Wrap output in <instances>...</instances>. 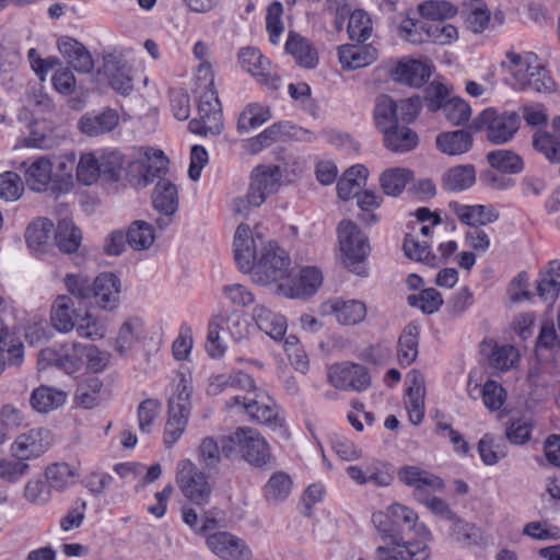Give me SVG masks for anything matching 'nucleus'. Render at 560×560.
<instances>
[{
  "instance_id": "f257e3e1",
  "label": "nucleus",
  "mask_w": 560,
  "mask_h": 560,
  "mask_svg": "<svg viewBox=\"0 0 560 560\" xmlns=\"http://www.w3.org/2000/svg\"><path fill=\"white\" fill-rule=\"evenodd\" d=\"M262 245V238H255L247 224H240L234 235V258L243 272H253L254 281L259 284L283 279L291 264L288 253L277 243L268 242L257 256V247Z\"/></svg>"
},
{
  "instance_id": "f03ea898",
  "label": "nucleus",
  "mask_w": 560,
  "mask_h": 560,
  "mask_svg": "<svg viewBox=\"0 0 560 560\" xmlns=\"http://www.w3.org/2000/svg\"><path fill=\"white\" fill-rule=\"evenodd\" d=\"M108 363V355L94 345L71 342L58 348H46L39 352L38 366L45 370L56 366L66 374L73 375L88 370L101 372Z\"/></svg>"
},
{
  "instance_id": "7ed1b4c3",
  "label": "nucleus",
  "mask_w": 560,
  "mask_h": 560,
  "mask_svg": "<svg viewBox=\"0 0 560 560\" xmlns=\"http://www.w3.org/2000/svg\"><path fill=\"white\" fill-rule=\"evenodd\" d=\"M172 386L174 392L168 399V418L164 428V444L167 447L180 439L189 420L192 394L190 373L179 371L174 377Z\"/></svg>"
},
{
  "instance_id": "20e7f679",
  "label": "nucleus",
  "mask_w": 560,
  "mask_h": 560,
  "mask_svg": "<svg viewBox=\"0 0 560 560\" xmlns=\"http://www.w3.org/2000/svg\"><path fill=\"white\" fill-rule=\"evenodd\" d=\"M124 166L119 151H92L81 154L77 164V178L84 185H92L100 178L118 180Z\"/></svg>"
},
{
  "instance_id": "39448f33",
  "label": "nucleus",
  "mask_w": 560,
  "mask_h": 560,
  "mask_svg": "<svg viewBox=\"0 0 560 560\" xmlns=\"http://www.w3.org/2000/svg\"><path fill=\"white\" fill-rule=\"evenodd\" d=\"M254 329L246 315L238 311L226 316L217 315L209 323L206 350L211 358H221L226 346L220 339V330L226 331L235 342H241L248 339Z\"/></svg>"
},
{
  "instance_id": "423d86ee",
  "label": "nucleus",
  "mask_w": 560,
  "mask_h": 560,
  "mask_svg": "<svg viewBox=\"0 0 560 560\" xmlns=\"http://www.w3.org/2000/svg\"><path fill=\"white\" fill-rule=\"evenodd\" d=\"M389 515L395 521L396 525L400 529L407 527L412 530L417 536V539H406L405 560H429L430 548L428 542L431 540V533L423 523L418 522L417 513L400 503H393L388 506Z\"/></svg>"
},
{
  "instance_id": "0eeeda50",
  "label": "nucleus",
  "mask_w": 560,
  "mask_h": 560,
  "mask_svg": "<svg viewBox=\"0 0 560 560\" xmlns=\"http://www.w3.org/2000/svg\"><path fill=\"white\" fill-rule=\"evenodd\" d=\"M222 452L228 457L232 452H237L245 462L256 467H262L270 460L267 441L252 428H238L226 440H223Z\"/></svg>"
},
{
  "instance_id": "6e6552de",
  "label": "nucleus",
  "mask_w": 560,
  "mask_h": 560,
  "mask_svg": "<svg viewBox=\"0 0 560 560\" xmlns=\"http://www.w3.org/2000/svg\"><path fill=\"white\" fill-rule=\"evenodd\" d=\"M282 173L279 166L258 165L252 172L248 192L234 200V210L238 213L261 206L280 187Z\"/></svg>"
},
{
  "instance_id": "1a4fd4ad",
  "label": "nucleus",
  "mask_w": 560,
  "mask_h": 560,
  "mask_svg": "<svg viewBox=\"0 0 560 560\" xmlns=\"http://www.w3.org/2000/svg\"><path fill=\"white\" fill-rule=\"evenodd\" d=\"M337 231L345 264L358 276H365V268L361 264L366 259L371 250L368 236L355 223L347 220L339 223Z\"/></svg>"
},
{
  "instance_id": "9d476101",
  "label": "nucleus",
  "mask_w": 560,
  "mask_h": 560,
  "mask_svg": "<svg viewBox=\"0 0 560 560\" xmlns=\"http://www.w3.org/2000/svg\"><path fill=\"white\" fill-rule=\"evenodd\" d=\"M198 94V116L189 121V130L200 136L221 133L223 115L217 92L214 89H207Z\"/></svg>"
},
{
  "instance_id": "9b49d317",
  "label": "nucleus",
  "mask_w": 560,
  "mask_h": 560,
  "mask_svg": "<svg viewBox=\"0 0 560 560\" xmlns=\"http://www.w3.org/2000/svg\"><path fill=\"white\" fill-rule=\"evenodd\" d=\"M372 522L382 538L386 541L384 546H378L374 551L375 560H405V544L400 529L389 515V509L385 512H375L372 515Z\"/></svg>"
},
{
  "instance_id": "f8f14e48",
  "label": "nucleus",
  "mask_w": 560,
  "mask_h": 560,
  "mask_svg": "<svg viewBox=\"0 0 560 560\" xmlns=\"http://www.w3.org/2000/svg\"><path fill=\"white\" fill-rule=\"evenodd\" d=\"M176 482L189 501L198 505L209 502L212 487L209 477L200 471L189 459H183L177 465Z\"/></svg>"
},
{
  "instance_id": "ddd939ff",
  "label": "nucleus",
  "mask_w": 560,
  "mask_h": 560,
  "mask_svg": "<svg viewBox=\"0 0 560 560\" xmlns=\"http://www.w3.org/2000/svg\"><path fill=\"white\" fill-rule=\"evenodd\" d=\"M479 121L487 128L488 139L497 144L512 139L520 128V116L515 112L499 113L487 108L480 114Z\"/></svg>"
},
{
  "instance_id": "4468645a",
  "label": "nucleus",
  "mask_w": 560,
  "mask_h": 560,
  "mask_svg": "<svg viewBox=\"0 0 560 560\" xmlns=\"http://www.w3.org/2000/svg\"><path fill=\"white\" fill-rule=\"evenodd\" d=\"M329 383L339 389L365 390L370 384L368 370L360 364H336L329 369Z\"/></svg>"
},
{
  "instance_id": "2eb2a0df",
  "label": "nucleus",
  "mask_w": 560,
  "mask_h": 560,
  "mask_svg": "<svg viewBox=\"0 0 560 560\" xmlns=\"http://www.w3.org/2000/svg\"><path fill=\"white\" fill-rule=\"evenodd\" d=\"M208 548L223 560H250L252 550L246 542L228 532H218L207 537Z\"/></svg>"
},
{
  "instance_id": "dca6fc26",
  "label": "nucleus",
  "mask_w": 560,
  "mask_h": 560,
  "mask_svg": "<svg viewBox=\"0 0 560 560\" xmlns=\"http://www.w3.org/2000/svg\"><path fill=\"white\" fill-rule=\"evenodd\" d=\"M322 313L334 315L340 325L353 326L364 320L366 316V305L361 300L334 298L320 306Z\"/></svg>"
},
{
  "instance_id": "f3484780",
  "label": "nucleus",
  "mask_w": 560,
  "mask_h": 560,
  "mask_svg": "<svg viewBox=\"0 0 560 560\" xmlns=\"http://www.w3.org/2000/svg\"><path fill=\"white\" fill-rule=\"evenodd\" d=\"M398 479L406 486L413 488V495L418 500L428 493L441 491L443 480L418 466H404L398 470Z\"/></svg>"
},
{
  "instance_id": "a211bd4d",
  "label": "nucleus",
  "mask_w": 560,
  "mask_h": 560,
  "mask_svg": "<svg viewBox=\"0 0 560 560\" xmlns=\"http://www.w3.org/2000/svg\"><path fill=\"white\" fill-rule=\"evenodd\" d=\"M323 282V275L316 267H305L300 276L287 283L278 285V292L290 299L307 298L317 292Z\"/></svg>"
},
{
  "instance_id": "6ab92c4d",
  "label": "nucleus",
  "mask_w": 560,
  "mask_h": 560,
  "mask_svg": "<svg viewBox=\"0 0 560 560\" xmlns=\"http://www.w3.org/2000/svg\"><path fill=\"white\" fill-rule=\"evenodd\" d=\"M502 67L506 70L505 81L514 90H524V82L533 69H537V57L532 52L520 55L508 51Z\"/></svg>"
},
{
  "instance_id": "aec40b11",
  "label": "nucleus",
  "mask_w": 560,
  "mask_h": 560,
  "mask_svg": "<svg viewBox=\"0 0 560 560\" xmlns=\"http://www.w3.org/2000/svg\"><path fill=\"white\" fill-rule=\"evenodd\" d=\"M389 73L398 83L419 88L430 79L431 67L421 60L402 58L394 62Z\"/></svg>"
},
{
  "instance_id": "412c9836",
  "label": "nucleus",
  "mask_w": 560,
  "mask_h": 560,
  "mask_svg": "<svg viewBox=\"0 0 560 560\" xmlns=\"http://www.w3.org/2000/svg\"><path fill=\"white\" fill-rule=\"evenodd\" d=\"M138 160L131 163L132 167L138 166L141 173L140 183L148 186L155 178L165 174L168 160L164 152L153 148H140Z\"/></svg>"
},
{
  "instance_id": "4be33fe9",
  "label": "nucleus",
  "mask_w": 560,
  "mask_h": 560,
  "mask_svg": "<svg viewBox=\"0 0 560 560\" xmlns=\"http://www.w3.org/2000/svg\"><path fill=\"white\" fill-rule=\"evenodd\" d=\"M284 51L292 56L300 67L305 69H314L319 62L316 47L307 38L294 31L288 33Z\"/></svg>"
},
{
  "instance_id": "5701e85b",
  "label": "nucleus",
  "mask_w": 560,
  "mask_h": 560,
  "mask_svg": "<svg viewBox=\"0 0 560 560\" xmlns=\"http://www.w3.org/2000/svg\"><path fill=\"white\" fill-rule=\"evenodd\" d=\"M43 434L42 429H32L26 433L20 434L11 444L10 452L12 457L25 463L39 457L48 447V444L44 441Z\"/></svg>"
},
{
  "instance_id": "b1692460",
  "label": "nucleus",
  "mask_w": 560,
  "mask_h": 560,
  "mask_svg": "<svg viewBox=\"0 0 560 560\" xmlns=\"http://www.w3.org/2000/svg\"><path fill=\"white\" fill-rule=\"evenodd\" d=\"M338 58L342 69L357 70L376 61L378 51L373 45L343 44L338 47Z\"/></svg>"
},
{
  "instance_id": "393cba45",
  "label": "nucleus",
  "mask_w": 560,
  "mask_h": 560,
  "mask_svg": "<svg viewBox=\"0 0 560 560\" xmlns=\"http://www.w3.org/2000/svg\"><path fill=\"white\" fill-rule=\"evenodd\" d=\"M92 294L104 310H114L119 302L120 280L112 272L97 276L92 285Z\"/></svg>"
},
{
  "instance_id": "a878e982",
  "label": "nucleus",
  "mask_w": 560,
  "mask_h": 560,
  "mask_svg": "<svg viewBox=\"0 0 560 560\" xmlns=\"http://www.w3.org/2000/svg\"><path fill=\"white\" fill-rule=\"evenodd\" d=\"M58 50L77 72L89 73L93 70L92 55L74 38L61 37L58 40Z\"/></svg>"
},
{
  "instance_id": "bb28decb",
  "label": "nucleus",
  "mask_w": 560,
  "mask_h": 560,
  "mask_svg": "<svg viewBox=\"0 0 560 560\" xmlns=\"http://www.w3.org/2000/svg\"><path fill=\"white\" fill-rule=\"evenodd\" d=\"M116 110L106 109L101 113H86L78 121L79 130L89 137H97L110 132L118 125Z\"/></svg>"
},
{
  "instance_id": "cd10ccee",
  "label": "nucleus",
  "mask_w": 560,
  "mask_h": 560,
  "mask_svg": "<svg viewBox=\"0 0 560 560\" xmlns=\"http://www.w3.org/2000/svg\"><path fill=\"white\" fill-rule=\"evenodd\" d=\"M257 397L258 395L253 390L247 396L235 395L231 397L226 405L230 408L241 406L253 420L259 423H270L276 420L277 411L275 407L259 402Z\"/></svg>"
},
{
  "instance_id": "c85d7f7f",
  "label": "nucleus",
  "mask_w": 560,
  "mask_h": 560,
  "mask_svg": "<svg viewBox=\"0 0 560 560\" xmlns=\"http://www.w3.org/2000/svg\"><path fill=\"white\" fill-rule=\"evenodd\" d=\"M60 136L50 121L34 120L30 125V133L23 138L22 143L26 148L49 150L58 145Z\"/></svg>"
},
{
  "instance_id": "c756f323",
  "label": "nucleus",
  "mask_w": 560,
  "mask_h": 560,
  "mask_svg": "<svg viewBox=\"0 0 560 560\" xmlns=\"http://www.w3.org/2000/svg\"><path fill=\"white\" fill-rule=\"evenodd\" d=\"M80 313L71 298L59 295L51 306L50 320L58 331L67 334L74 329Z\"/></svg>"
},
{
  "instance_id": "7c9ffc66",
  "label": "nucleus",
  "mask_w": 560,
  "mask_h": 560,
  "mask_svg": "<svg viewBox=\"0 0 560 560\" xmlns=\"http://www.w3.org/2000/svg\"><path fill=\"white\" fill-rule=\"evenodd\" d=\"M54 164L46 156L35 159L24 172L25 182L30 189L37 192L46 191L48 185L54 180Z\"/></svg>"
},
{
  "instance_id": "2f4dec72",
  "label": "nucleus",
  "mask_w": 560,
  "mask_h": 560,
  "mask_svg": "<svg viewBox=\"0 0 560 560\" xmlns=\"http://www.w3.org/2000/svg\"><path fill=\"white\" fill-rule=\"evenodd\" d=\"M256 327L275 340L281 339L287 331L285 318L264 305H256L252 312Z\"/></svg>"
},
{
  "instance_id": "473e14b6",
  "label": "nucleus",
  "mask_w": 560,
  "mask_h": 560,
  "mask_svg": "<svg viewBox=\"0 0 560 560\" xmlns=\"http://www.w3.org/2000/svg\"><path fill=\"white\" fill-rule=\"evenodd\" d=\"M537 293L548 303H553L560 293V260L549 261L539 272Z\"/></svg>"
},
{
  "instance_id": "72a5a7b5",
  "label": "nucleus",
  "mask_w": 560,
  "mask_h": 560,
  "mask_svg": "<svg viewBox=\"0 0 560 560\" xmlns=\"http://www.w3.org/2000/svg\"><path fill=\"white\" fill-rule=\"evenodd\" d=\"M145 337L144 322L141 317L127 318L119 328L115 349L120 355L131 350L135 343Z\"/></svg>"
},
{
  "instance_id": "f704fd0d",
  "label": "nucleus",
  "mask_w": 560,
  "mask_h": 560,
  "mask_svg": "<svg viewBox=\"0 0 560 560\" xmlns=\"http://www.w3.org/2000/svg\"><path fill=\"white\" fill-rule=\"evenodd\" d=\"M424 395L425 387L421 377L415 376L405 396L409 421L415 425L420 424L424 418Z\"/></svg>"
},
{
  "instance_id": "c9c22d12",
  "label": "nucleus",
  "mask_w": 560,
  "mask_h": 560,
  "mask_svg": "<svg viewBox=\"0 0 560 560\" xmlns=\"http://www.w3.org/2000/svg\"><path fill=\"white\" fill-rule=\"evenodd\" d=\"M385 147L396 153H405L418 145V135L407 126L392 127L384 135Z\"/></svg>"
},
{
  "instance_id": "e433bc0d",
  "label": "nucleus",
  "mask_w": 560,
  "mask_h": 560,
  "mask_svg": "<svg viewBox=\"0 0 560 560\" xmlns=\"http://www.w3.org/2000/svg\"><path fill=\"white\" fill-rule=\"evenodd\" d=\"M553 133L537 132L533 138L534 148L551 163H560V117L552 121Z\"/></svg>"
},
{
  "instance_id": "4c0bfd02",
  "label": "nucleus",
  "mask_w": 560,
  "mask_h": 560,
  "mask_svg": "<svg viewBox=\"0 0 560 560\" xmlns=\"http://www.w3.org/2000/svg\"><path fill=\"white\" fill-rule=\"evenodd\" d=\"M472 145V137L466 130L442 132L436 137L438 149L448 155L467 152Z\"/></svg>"
},
{
  "instance_id": "58836bf2",
  "label": "nucleus",
  "mask_w": 560,
  "mask_h": 560,
  "mask_svg": "<svg viewBox=\"0 0 560 560\" xmlns=\"http://www.w3.org/2000/svg\"><path fill=\"white\" fill-rule=\"evenodd\" d=\"M66 399L67 395L65 392L42 385L33 390L30 402L36 411L48 412L62 406Z\"/></svg>"
},
{
  "instance_id": "ea45409f",
  "label": "nucleus",
  "mask_w": 560,
  "mask_h": 560,
  "mask_svg": "<svg viewBox=\"0 0 560 560\" xmlns=\"http://www.w3.org/2000/svg\"><path fill=\"white\" fill-rule=\"evenodd\" d=\"M238 62L241 67L253 77L259 79L269 77L270 62L257 48H242L238 51Z\"/></svg>"
},
{
  "instance_id": "a19ab883",
  "label": "nucleus",
  "mask_w": 560,
  "mask_h": 560,
  "mask_svg": "<svg viewBox=\"0 0 560 560\" xmlns=\"http://www.w3.org/2000/svg\"><path fill=\"white\" fill-rule=\"evenodd\" d=\"M154 208L166 215L175 213L178 207L177 188L168 179H160L152 196Z\"/></svg>"
},
{
  "instance_id": "79ce46f5",
  "label": "nucleus",
  "mask_w": 560,
  "mask_h": 560,
  "mask_svg": "<svg viewBox=\"0 0 560 560\" xmlns=\"http://www.w3.org/2000/svg\"><path fill=\"white\" fill-rule=\"evenodd\" d=\"M419 326L410 323L401 332L398 340V360L400 365H410L418 357Z\"/></svg>"
},
{
  "instance_id": "37998d69",
  "label": "nucleus",
  "mask_w": 560,
  "mask_h": 560,
  "mask_svg": "<svg viewBox=\"0 0 560 560\" xmlns=\"http://www.w3.org/2000/svg\"><path fill=\"white\" fill-rule=\"evenodd\" d=\"M271 118L269 106L260 103H250L244 107L237 119L240 132H248L267 122Z\"/></svg>"
},
{
  "instance_id": "c03bdc74",
  "label": "nucleus",
  "mask_w": 560,
  "mask_h": 560,
  "mask_svg": "<svg viewBox=\"0 0 560 560\" xmlns=\"http://www.w3.org/2000/svg\"><path fill=\"white\" fill-rule=\"evenodd\" d=\"M82 241L81 231L74 225L70 219H62L58 222L55 242L58 248L67 254L75 252Z\"/></svg>"
},
{
  "instance_id": "a18cd8bd",
  "label": "nucleus",
  "mask_w": 560,
  "mask_h": 560,
  "mask_svg": "<svg viewBox=\"0 0 560 560\" xmlns=\"http://www.w3.org/2000/svg\"><path fill=\"white\" fill-rule=\"evenodd\" d=\"M292 479L284 471H276L264 487V497L269 503L284 501L292 491Z\"/></svg>"
},
{
  "instance_id": "49530a36",
  "label": "nucleus",
  "mask_w": 560,
  "mask_h": 560,
  "mask_svg": "<svg viewBox=\"0 0 560 560\" xmlns=\"http://www.w3.org/2000/svg\"><path fill=\"white\" fill-rule=\"evenodd\" d=\"M112 88L121 95H129L132 91L131 69L126 62L109 61L105 66Z\"/></svg>"
},
{
  "instance_id": "de8ad7c7",
  "label": "nucleus",
  "mask_w": 560,
  "mask_h": 560,
  "mask_svg": "<svg viewBox=\"0 0 560 560\" xmlns=\"http://www.w3.org/2000/svg\"><path fill=\"white\" fill-rule=\"evenodd\" d=\"M442 108L445 115V118L453 125H463L470 118L471 110L468 103L462 98H451L447 102L431 101L429 104V108L431 110H436L438 108Z\"/></svg>"
},
{
  "instance_id": "09e8293b",
  "label": "nucleus",
  "mask_w": 560,
  "mask_h": 560,
  "mask_svg": "<svg viewBox=\"0 0 560 560\" xmlns=\"http://www.w3.org/2000/svg\"><path fill=\"white\" fill-rule=\"evenodd\" d=\"M347 33L352 42L365 43L370 39L373 33V22L370 14L362 9L351 12Z\"/></svg>"
},
{
  "instance_id": "8fccbe9b",
  "label": "nucleus",
  "mask_w": 560,
  "mask_h": 560,
  "mask_svg": "<svg viewBox=\"0 0 560 560\" xmlns=\"http://www.w3.org/2000/svg\"><path fill=\"white\" fill-rule=\"evenodd\" d=\"M476 172L471 165H458L443 175V187L451 191H463L474 185Z\"/></svg>"
},
{
  "instance_id": "3c124183",
  "label": "nucleus",
  "mask_w": 560,
  "mask_h": 560,
  "mask_svg": "<svg viewBox=\"0 0 560 560\" xmlns=\"http://www.w3.org/2000/svg\"><path fill=\"white\" fill-rule=\"evenodd\" d=\"M429 21L422 19L405 18L397 26L398 36L410 44L418 45L429 43Z\"/></svg>"
},
{
  "instance_id": "603ef678",
  "label": "nucleus",
  "mask_w": 560,
  "mask_h": 560,
  "mask_svg": "<svg viewBox=\"0 0 560 560\" xmlns=\"http://www.w3.org/2000/svg\"><path fill=\"white\" fill-rule=\"evenodd\" d=\"M376 127L384 135L392 127L398 124L396 102L387 95H381L376 100L374 108Z\"/></svg>"
},
{
  "instance_id": "864d4df0",
  "label": "nucleus",
  "mask_w": 560,
  "mask_h": 560,
  "mask_svg": "<svg viewBox=\"0 0 560 560\" xmlns=\"http://www.w3.org/2000/svg\"><path fill=\"white\" fill-rule=\"evenodd\" d=\"M74 329L81 338L100 340L106 335L107 326L103 318L85 311L77 318Z\"/></svg>"
},
{
  "instance_id": "5fc2aeb1",
  "label": "nucleus",
  "mask_w": 560,
  "mask_h": 560,
  "mask_svg": "<svg viewBox=\"0 0 560 560\" xmlns=\"http://www.w3.org/2000/svg\"><path fill=\"white\" fill-rule=\"evenodd\" d=\"M155 240L154 228L145 221H135L128 229L126 241L136 250L149 248Z\"/></svg>"
},
{
  "instance_id": "6e6d98bb",
  "label": "nucleus",
  "mask_w": 560,
  "mask_h": 560,
  "mask_svg": "<svg viewBox=\"0 0 560 560\" xmlns=\"http://www.w3.org/2000/svg\"><path fill=\"white\" fill-rule=\"evenodd\" d=\"M54 224L48 219H38L31 223L25 233L27 246L35 252H44Z\"/></svg>"
},
{
  "instance_id": "4d7b16f0",
  "label": "nucleus",
  "mask_w": 560,
  "mask_h": 560,
  "mask_svg": "<svg viewBox=\"0 0 560 560\" xmlns=\"http://www.w3.org/2000/svg\"><path fill=\"white\" fill-rule=\"evenodd\" d=\"M77 476V469L68 463H55L45 470L49 487L58 491H62L71 485Z\"/></svg>"
},
{
  "instance_id": "13d9d810",
  "label": "nucleus",
  "mask_w": 560,
  "mask_h": 560,
  "mask_svg": "<svg viewBox=\"0 0 560 560\" xmlns=\"http://www.w3.org/2000/svg\"><path fill=\"white\" fill-rule=\"evenodd\" d=\"M489 164L501 173L516 174L523 170L524 163L520 155L509 150L491 151L487 155Z\"/></svg>"
},
{
  "instance_id": "bf43d9fd",
  "label": "nucleus",
  "mask_w": 560,
  "mask_h": 560,
  "mask_svg": "<svg viewBox=\"0 0 560 560\" xmlns=\"http://www.w3.org/2000/svg\"><path fill=\"white\" fill-rule=\"evenodd\" d=\"M421 18L430 20L429 22H442L451 19L457 13V8L445 0H429L418 7Z\"/></svg>"
},
{
  "instance_id": "052dcab7",
  "label": "nucleus",
  "mask_w": 560,
  "mask_h": 560,
  "mask_svg": "<svg viewBox=\"0 0 560 560\" xmlns=\"http://www.w3.org/2000/svg\"><path fill=\"white\" fill-rule=\"evenodd\" d=\"M410 177L409 170L396 167L383 172L380 182L386 195L396 197L405 189Z\"/></svg>"
},
{
  "instance_id": "680f3d73",
  "label": "nucleus",
  "mask_w": 560,
  "mask_h": 560,
  "mask_svg": "<svg viewBox=\"0 0 560 560\" xmlns=\"http://www.w3.org/2000/svg\"><path fill=\"white\" fill-rule=\"evenodd\" d=\"M211 387H215L220 390L235 388L245 390L247 394L256 389L255 382L252 376L243 372L219 374L213 378Z\"/></svg>"
},
{
  "instance_id": "e2e57ef3",
  "label": "nucleus",
  "mask_w": 560,
  "mask_h": 560,
  "mask_svg": "<svg viewBox=\"0 0 560 560\" xmlns=\"http://www.w3.org/2000/svg\"><path fill=\"white\" fill-rule=\"evenodd\" d=\"M520 360L518 350L512 345L494 346L489 354L491 368L505 372L515 366Z\"/></svg>"
},
{
  "instance_id": "0e129e2a",
  "label": "nucleus",
  "mask_w": 560,
  "mask_h": 560,
  "mask_svg": "<svg viewBox=\"0 0 560 560\" xmlns=\"http://www.w3.org/2000/svg\"><path fill=\"white\" fill-rule=\"evenodd\" d=\"M489 22L490 11L486 4L480 0L472 1L465 15L466 27L469 31L479 34L488 27Z\"/></svg>"
},
{
  "instance_id": "69168bd1",
  "label": "nucleus",
  "mask_w": 560,
  "mask_h": 560,
  "mask_svg": "<svg viewBox=\"0 0 560 560\" xmlns=\"http://www.w3.org/2000/svg\"><path fill=\"white\" fill-rule=\"evenodd\" d=\"M408 303L410 306L419 308L422 313L433 314L443 304V299L436 289L429 288L420 291L418 294L409 295Z\"/></svg>"
},
{
  "instance_id": "338daca9",
  "label": "nucleus",
  "mask_w": 560,
  "mask_h": 560,
  "mask_svg": "<svg viewBox=\"0 0 560 560\" xmlns=\"http://www.w3.org/2000/svg\"><path fill=\"white\" fill-rule=\"evenodd\" d=\"M283 5L280 1H273L268 5L266 14V30L272 45H278L284 32L282 22Z\"/></svg>"
},
{
  "instance_id": "774afa93",
  "label": "nucleus",
  "mask_w": 560,
  "mask_h": 560,
  "mask_svg": "<svg viewBox=\"0 0 560 560\" xmlns=\"http://www.w3.org/2000/svg\"><path fill=\"white\" fill-rule=\"evenodd\" d=\"M30 470V465L16 458H0V480L16 483L24 478Z\"/></svg>"
}]
</instances>
